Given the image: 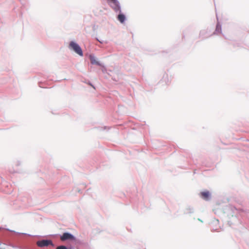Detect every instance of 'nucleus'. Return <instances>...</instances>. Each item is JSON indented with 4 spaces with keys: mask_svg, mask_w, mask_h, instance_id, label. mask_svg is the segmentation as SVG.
<instances>
[{
    "mask_svg": "<svg viewBox=\"0 0 249 249\" xmlns=\"http://www.w3.org/2000/svg\"><path fill=\"white\" fill-rule=\"evenodd\" d=\"M70 49L79 55L82 56L83 55V51L79 45L74 41H71L69 46Z\"/></svg>",
    "mask_w": 249,
    "mask_h": 249,
    "instance_id": "1",
    "label": "nucleus"
},
{
    "mask_svg": "<svg viewBox=\"0 0 249 249\" xmlns=\"http://www.w3.org/2000/svg\"><path fill=\"white\" fill-rule=\"evenodd\" d=\"M49 245H52V241L50 240H43L37 242V245L40 247H46Z\"/></svg>",
    "mask_w": 249,
    "mask_h": 249,
    "instance_id": "2",
    "label": "nucleus"
},
{
    "mask_svg": "<svg viewBox=\"0 0 249 249\" xmlns=\"http://www.w3.org/2000/svg\"><path fill=\"white\" fill-rule=\"evenodd\" d=\"M200 196L204 199L208 200L209 199L210 194L208 191L202 192L200 193Z\"/></svg>",
    "mask_w": 249,
    "mask_h": 249,
    "instance_id": "3",
    "label": "nucleus"
},
{
    "mask_svg": "<svg viewBox=\"0 0 249 249\" xmlns=\"http://www.w3.org/2000/svg\"><path fill=\"white\" fill-rule=\"evenodd\" d=\"M73 237V236L71 234L68 232H65L63 233V234L61 236V240L62 241H65L67 239H72Z\"/></svg>",
    "mask_w": 249,
    "mask_h": 249,
    "instance_id": "4",
    "label": "nucleus"
},
{
    "mask_svg": "<svg viewBox=\"0 0 249 249\" xmlns=\"http://www.w3.org/2000/svg\"><path fill=\"white\" fill-rule=\"evenodd\" d=\"M117 19L121 23H123L125 19V17L124 14H120L117 17Z\"/></svg>",
    "mask_w": 249,
    "mask_h": 249,
    "instance_id": "5",
    "label": "nucleus"
},
{
    "mask_svg": "<svg viewBox=\"0 0 249 249\" xmlns=\"http://www.w3.org/2000/svg\"><path fill=\"white\" fill-rule=\"evenodd\" d=\"M89 59L91 64L99 65V62L97 61H96V58L94 56L90 55L89 56Z\"/></svg>",
    "mask_w": 249,
    "mask_h": 249,
    "instance_id": "6",
    "label": "nucleus"
},
{
    "mask_svg": "<svg viewBox=\"0 0 249 249\" xmlns=\"http://www.w3.org/2000/svg\"><path fill=\"white\" fill-rule=\"evenodd\" d=\"M216 31L220 33L221 32V27L219 25H217L216 28Z\"/></svg>",
    "mask_w": 249,
    "mask_h": 249,
    "instance_id": "7",
    "label": "nucleus"
},
{
    "mask_svg": "<svg viewBox=\"0 0 249 249\" xmlns=\"http://www.w3.org/2000/svg\"><path fill=\"white\" fill-rule=\"evenodd\" d=\"M56 249H68L66 247L64 246H60L56 248Z\"/></svg>",
    "mask_w": 249,
    "mask_h": 249,
    "instance_id": "8",
    "label": "nucleus"
}]
</instances>
